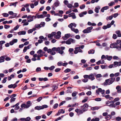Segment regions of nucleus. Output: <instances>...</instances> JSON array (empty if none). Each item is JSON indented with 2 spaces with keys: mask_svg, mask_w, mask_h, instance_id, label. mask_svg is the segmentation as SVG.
Here are the masks:
<instances>
[{
  "mask_svg": "<svg viewBox=\"0 0 121 121\" xmlns=\"http://www.w3.org/2000/svg\"><path fill=\"white\" fill-rule=\"evenodd\" d=\"M30 48V47L29 46H25L23 50V52H25L28 49H29Z\"/></svg>",
  "mask_w": 121,
  "mask_h": 121,
  "instance_id": "nucleus-19",
  "label": "nucleus"
},
{
  "mask_svg": "<svg viewBox=\"0 0 121 121\" xmlns=\"http://www.w3.org/2000/svg\"><path fill=\"white\" fill-rule=\"evenodd\" d=\"M41 106H37L35 107V109L37 110H40L41 109H42V108H41Z\"/></svg>",
  "mask_w": 121,
  "mask_h": 121,
  "instance_id": "nucleus-24",
  "label": "nucleus"
},
{
  "mask_svg": "<svg viewBox=\"0 0 121 121\" xmlns=\"http://www.w3.org/2000/svg\"><path fill=\"white\" fill-rule=\"evenodd\" d=\"M109 7L108 6H106L103 7L101 9V11L102 12H104L105 10H107L108 9Z\"/></svg>",
  "mask_w": 121,
  "mask_h": 121,
  "instance_id": "nucleus-15",
  "label": "nucleus"
},
{
  "mask_svg": "<svg viewBox=\"0 0 121 121\" xmlns=\"http://www.w3.org/2000/svg\"><path fill=\"white\" fill-rule=\"evenodd\" d=\"M42 27V26L40 25V24H36L35 25V28H40Z\"/></svg>",
  "mask_w": 121,
  "mask_h": 121,
  "instance_id": "nucleus-26",
  "label": "nucleus"
},
{
  "mask_svg": "<svg viewBox=\"0 0 121 121\" xmlns=\"http://www.w3.org/2000/svg\"><path fill=\"white\" fill-rule=\"evenodd\" d=\"M88 106L87 103H85L84 104L83 106H82L80 107L81 108L83 109V111H86L87 110V108Z\"/></svg>",
  "mask_w": 121,
  "mask_h": 121,
  "instance_id": "nucleus-8",
  "label": "nucleus"
},
{
  "mask_svg": "<svg viewBox=\"0 0 121 121\" xmlns=\"http://www.w3.org/2000/svg\"><path fill=\"white\" fill-rule=\"evenodd\" d=\"M26 32L24 31H19L17 33L19 35H25L26 34Z\"/></svg>",
  "mask_w": 121,
  "mask_h": 121,
  "instance_id": "nucleus-17",
  "label": "nucleus"
},
{
  "mask_svg": "<svg viewBox=\"0 0 121 121\" xmlns=\"http://www.w3.org/2000/svg\"><path fill=\"white\" fill-rule=\"evenodd\" d=\"M114 2H111L110 3H108V5L109 6H112L114 4Z\"/></svg>",
  "mask_w": 121,
  "mask_h": 121,
  "instance_id": "nucleus-35",
  "label": "nucleus"
},
{
  "mask_svg": "<svg viewBox=\"0 0 121 121\" xmlns=\"http://www.w3.org/2000/svg\"><path fill=\"white\" fill-rule=\"evenodd\" d=\"M19 28V26L18 25H17L13 29L15 30H17Z\"/></svg>",
  "mask_w": 121,
  "mask_h": 121,
  "instance_id": "nucleus-64",
  "label": "nucleus"
},
{
  "mask_svg": "<svg viewBox=\"0 0 121 121\" xmlns=\"http://www.w3.org/2000/svg\"><path fill=\"white\" fill-rule=\"evenodd\" d=\"M6 56L4 55L2 56H1L0 57V63L3 62L4 61V59H5Z\"/></svg>",
  "mask_w": 121,
  "mask_h": 121,
  "instance_id": "nucleus-14",
  "label": "nucleus"
},
{
  "mask_svg": "<svg viewBox=\"0 0 121 121\" xmlns=\"http://www.w3.org/2000/svg\"><path fill=\"white\" fill-rule=\"evenodd\" d=\"M95 51L93 49H91L88 52V53L89 54H93L94 53Z\"/></svg>",
  "mask_w": 121,
  "mask_h": 121,
  "instance_id": "nucleus-22",
  "label": "nucleus"
},
{
  "mask_svg": "<svg viewBox=\"0 0 121 121\" xmlns=\"http://www.w3.org/2000/svg\"><path fill=\"white\" fill-rule=\"evenodd\" d=\"M67 7L69 8H71L73 6L71 4H69L67 5Z\"/></svg>",
  "mask_w": 121,
  "mask_h": 121,
  "instance_id": "nucleus-55",
  "label": "nucleus"
},
{
  "mask_svg": "<svg viewBox=\"0 0 121 121\" xmlns=\"http://www.w3.org/2000/svg\"><path fill=\"white\" fill-rule=\"evenodd\" d=\"M45 16L43 14H40L37 15V18H43Z\"/></svg>",
  "mask_w": 121,
  "mask_h": 121,
  "instance_id": "nucleus-21",
  "label": "nucleus"
},
{
  "mask_svg": "<svg viewBox=\"0 0 121 121\" xmlns=\"http://www.w3.org/2000/svg\"><path fill=\"white\" fill-rule=\"evenodd\" d=\"M17 14L16 13H14L13 14V15L11 16V17H10V18H14L17 15Z\"/></svg>",
  "mask_w": 121,
  "mask_h": 121,
  "instance_id": "nucleus-31",
  "label": "nucleus"
},
{
  "mask_svg": "<svg viewBox=\"0 0 121 121\" xmlns=\"http://www.w3.org/2000/svg\"><path fill=\"white\" fill-rule=\"evenodd\" d=\"M45 23L44 22H41L40 24V26H41L42 27H44L45 25Z\"/></svg>",
  "mask_w": 121,
  "mask_h": 121,
  "instance_id": "nucleus-44",
  "label": "nucleus"
},
{
  "mask_svg": "<svg viewBox=\"0 0 121 121\" xmlns=\"http://www.w3.org/2000/svg\"><path fill=\"white\" fill-rule=\"evenodd\" d=\"M10 26L9 25H5L4 26V28L5 29H7L9 28Z\"/></svg>",
  "mask_w": 121,
  "mask_h": 121,
  "instance_id": "nucleus-62",
  "label": "nucleus"
},
{
  "mask_svg": "<svg viewBox=\"0 0 121 121\" xmlns=\"http://www.w3.org/2000/svg\"><path fill=\"white\" fill-rule=\"evenodd\" d=\"M117 35L115 34H114L112 36V38L114 39H117Z\"/></svg>",
  "mask_w": 121,
  "mask_h": 121,
  "instance_id": "nucleus-41",
  "label": "nucleus"
},
{
  "mask_svg": "<svg viewBox=\"0 0 121 121\" xmlns=\"http://www.w3.org/2000/svg\"><path fill=\"white\" fill-rule=\"evenodd\" d=\"M114 66L115 67H117L118 66L121 65V62H118L117 61H114L113 63Z\"/></svg>",
  "mask_w": 121,
  "mask_h": 121,
  "instance_id": "nucleus-11",
  "label": "nucleus"
},
{
  "mask_svg": "<svg viewBox=\"0 0 121 121\" xmlns=\"http://www.w3.org/2000/svg\"><path fill=\"white\" fill-rule=\"evenodd\" d=\"M93 13V11L91 10H90L88 11V13L89 14H91Z\"/></svg>",
  "mask_w": 121,
  "mask_h": 121,
  "instance_id": "nucleus-61",
  "label": "nucleus"
},
{
  "mask_svg": "<svg viewBox=\"0 0 121 121\" xmlns=\"http://www.w3.org/2000/svg\"><path fill=\"white\" fill-rule=\"evenodd\" d=\"M48 107V106L46 105H44L41 106V108H42V109H43L44 108H47Z\"/></svg>",
  "mask_w": 121,
  "mask_h": 121,
  "instance_id": "nucleus-29",
  "label": "nucleus"
},
{
  "mask_svg": "<svg viewBox=\"0 0 121 121\" xmlns=\"http://www.w3.org/2000/svg\"><path fill=\"white\" fill-rule=\"evenodd\" d=\"M55 68V66H52L50 67H49V69L50 70H52Z\"/></svg>",
  "mask_w": 121,
  "mask_h": 121,
  "instance_id": "nucleus-46",
  "label": "nucleus"
},
{
  "mask_svg": "<svg viewBox=\"0 0 121 121\" xmlns=\"http://www.w3.org/2000/svg\"><path fill=\"white\" fill-rule=\"evenodd\" d=\"M101 75L100 74H98L95 75V77L97 78H100L101 77Z\"/></svg>",
  "mask_w": 121,
  "mask_h": 121,
  "instance_id": "nucleus-56",
  "label": "nucleus"
},
{
  "mask_svg": "<svg viewBox=\"0 0 121 121\" xmlns=\"http://www.w3.org/2000/svg\"><path fill=\"white\" fill-rule=\"evenodd\" d=\"M13 36V35L12 34H9L7 36V37L8 38H10L11 37H12Z\"/></svg>",
  "mask_w": 121,
  "mask_h": 121,
  "instance_id": "nucleus-60",
  "label": "nucleus"
},
{
  "mask_svg": "<svg viewBox=\"0 0 121 121\" xmlns=\"http://www.w3.org/2000/svg\"><path fill=\"white\" fill-rule=\"evenodd\" d=\"M108 17H107L106 18L107 20H108V19L109 20H111L112 19L113 17V16L112 15L109 16L108 17Z\"/></svg>",
  "mask_w": 121,
  "mask_h": 121,
  "instance_id": "nucleus-30",
  "label": "nucleus"
},
{
  "mask_svg": "<svg viewBox=\"0 0 121 121\" xmlns=\"http://www.w3.org/2000/svg\"><path fill=\"white\" fill-rule=\"evenodd\" d=\"M64 3L65 4L67 5L68 4V1L65 0L64 1Z\"/></svg>",
  "mask_w": 121,
  "mask_h": 121,
  "instance_id": "nucleus-63",
  "label": "nucleus"
},
{
  "mask_svg": "<svg viewBox=\"0 0 121 121\" xmlns=\"http://www.w3.org/2000/svg\"><path fill=\"white\" fill-rule=\"evenodd\" d=\"M88 79L87 78H85L82 80V81L84 82H86L88 81Z\"/></svg>",
  "mask_w": 121,
  "mask_h": 121,
  "instance_id": "nucleus-38",
  "label": "nucleus"
},
{
  "mask_svg": "<svg viewBox=\"0 0 121 121\" xmlns=\"http://www.w3.org/2000/svg\"><path fill=\"white\" fill-rule=\"evenodd\" d=\"M120 99L119 97H117L115 98L114 99L115 102L118 101Z\"/></svg>",
  "mask_w": 121,
  "mask_h": 121,
  "instance_id": "nucleus-52",
  "label": "nucleus"
},
{
  "mask_svg": "<svg viewBox=\"0 0 121 121\" xmlns=\"http://www.w3.org/2000/svg\"><path fill=\"white\" fill-rule=\"evenodd\" d=\"M80 36L79 35H77L75 36V38L77 39H79L80 38Z\"/></svg>",
  "mask_w": 121,
  "mask_h": 121,
  "instance_id": "nucleus-59",
  "label": "nucleus"
},
{
  "mask_svg": "<svg viewBox=\"0 0 121 121\" xmlns=\"http://www.w3.org/2000/svg\"><path fill=\"white\" fill-rule=\"evenodd\" d=\"M41 70V68L40 67H37L36 70V72H38L40 71Z\"/></svg>",
  "mask_w": 121,
  "mask_h": 121,
  "instance_id": "nucleus-50",
  "label": "nucleus"
},
{
  "mask_svg": "<svg viewBox=\"0 0 121 121\" xmlns=\"http://www.w3.org/2000/svg\"><path fill=\"white\" fill-rule=\"evenodd\" d=\"M100 9V7L99 6L96 7L95 9V12L97 13H98L99 12V10Z\"/></svg>",
  "mask_w": 121,
  "mask_h": 121,
  "instance_id": "nucleus-20",
  "label": "nucleus"
},
{
  "mask_svg": "<svg viewBox=\"0 0 121 121\" xmlns=\"http://www.w3.org/2000/svg\"><path fill=\"white\" fill-rule=\"evenodd\" d=\"M75 42V40L73 39L70 38L68 40L66 41V43L68 44H70L71 43V42L72 43H74Z\"/></svg>",
  "mask_w": 121,
  "mask_h": 121,
  "instance_id": "nucleus-7",
  "label": "nucleus"
},
{
  "mask_svg": "<svg viewBox=\"0 0 121 121\" xmlns=\"http://www.w3.org/2000/svg\"><path fill=\"white\" fill-rule=\"evenodd\" d=\"M42 98L43 97H40L37 99V101L38 102H39L42 99Z\"/></svg>",
  "mask_w": 121,
  "mask_h": 121,
  "instance_id": "nucleus-37",
  "label": "nucleus"
},
{
  "mask_svg": "<svg viewBox=\"0 0 121 121\" xmlns=\"http://www.w3.org/2000/svg\"><path fill=\"white\" fill-rule=\"evenodd\" d=\"M35 16L33 15L31 16V15H28L27 17L28 19V22H30L33 21V17H34Z\"/></svg>",
  "mask_w": 121,
  "mask_h": 121,
  "instance_id": "nucleus-9",
  "label": "nucleus"
},
{
  "mask_svg": "<svg viewBox=\"0 0 121 121\" xmlns=\"http://www.w3.org/2000/svg\"><path fill=\"white\" fill-rule=\"evenodd\" d=\"M71 71V70L70 69L67 68L66 69H65L64 72L65 73H67L69 72H70Z\"/></svg>",
  "mask_w": 121,
  "mask_h": 121,
  "instance_id": "nucleus-32",
  "label": "nucleus"
},
{
  "mask_svg": "<svg viewBox=\"0 0 121 121\" xmlns=\"http://www.w3.org/2000/svg\"><path fill=\"white\" fill-rule=\"evenodd\" d=\"M18 3L17 2H16L14 3H13L12 6H13L15 7H16V4Z\"/></svg>",
  "mask_w": 121,
  "mask_h": 121,
  "instance_id": "nucleus-48",
  "label": "nucleus"
},
{
  "mask_svg": "<svg viewBox=\"0 0 121 121\" xmlns=\"http://www.w3.org/2000/svg\"><path fill=\"white\" fill-rule=\"evenodd\" d=\"M56 34V33L55 32H52L51 34H49L48 35V37L50 38L51 39H52L53 36Z\"/></svg>",
  "mask_w": 121,
  "mask_h": 121,
  "instance_id": "nucleus-10",
  "label": "nucleus"
},
{
  "mask_svg": "<svg viewBox=\"0 0 121 121\" xmlns=\"http://www.w3.org/2000/svg\"><path fill=\"white\" fill-rule=\"evenodd\" d=\"M115 78H111L105 80L104 84V85H110L112 84L115 80Z\"/></svg>",
  "mask_w": 121,
  "mask_h": 121,
  "instance_id": "nucleus-2",
  "label": "nucleus"
},
{
  "mask_svg": "<svg viewBox=\"0 0 121 121\" xmlns=\"http://www.w3.org/2000/svg\"><path fill=\"white\" fill-rule=\"evenodd\" d=\"M85 5L82 4L81 6H80V8L81 9H82L84 8L85 7Z\"/></svg>",
  "mask_w": 121,
  "mask_h": 121,
  "instance_id": "nucleus-45",
  "label": "nucleus"
},
{
  "mask_svg": "<svg viewBox=\"0 0 121 121\" xmlns=\"http://www.w3.org/2000/svg\"><path fill=\"white\" fill-rule=\"evenodd\" d=\"M58 105V104L57 103H56L54 105L53 107V108L54 109H56Z\"/></svg>",
  "mask_w": 121,
  "mask_h": 121,
  "instance_id": "nucleus-33",
  "label": "nucleus"
},
{
  "mask_svg": "<svg viewBox=\"0 0 121 121\" xmlns=\"http://www.w3.org/2000/svg\"><path fill=\"white\" fill-rule=\"evenodd\" d=\"M77 92H74L72 93V96H75L77 94Z\"/></svg>",
  "mask_w": 121,
  "mask_h": 121,
  "instance_id": "nucleus-47",
  "label": "nucleus"
},
{
  "mask_svg": "<svg viewBox=\"0 0 121 121\" xmlns=\"http://www.w3.org/2000/svg\"><path fill=\"white\" fill-rule=\"evenodd\" d=\"M68 16L69 17H72V18L73 19H74L76 18L75 13H72L69 14L68 15Z\"/></svg>",
  "mask_w": 121,
  "mask_h": 121,
  "instance_id": "nucleus-12",
  "label": "nucleus"
},
{
  "mask_svg": "<svg viewBox=\"0 0 121 121\" xmlns=\"http://www.w3.org/2000/svg\"><path fill=\"white\" fill-rule=\"evenodd\" d=\"M93 28V27L92 26L88 27L86 29L82 31V32L85 34L90 33L91 32Z\"/></svg>",
  "mask_w": 121,
  "mask_h": 121,
  "instance_id": "nucleus-4",
  "label": "nucleus"
},
{
  "mask_svg": "<svg viewBox=\"0 0 121 121\" xmlns=\"http://www.w3.org/2000/svg\"><path fill=\"white\" fill-rule=\"evenodd\" d=\"M31 119L29 117H28L26 118V121H30Z\"/></svg>",
  "mask_w": 121,
  "mask_h": 121,
  "instance_id": "nucleus-54",
  "label": "nucleus"
},
{
  "mask_svg": "<svg viewBox=\"0 0 121 121\" xmlns=\"http://www.w3.org/2000/svg\"><path fill=\"white\" fill-rule=\"evenodd\" d=\"M109 106L110 107H111L112 108H115L116 107V105L114 104H111L109 105Z\"/></svg>",
  "mask_w": 121,
  "mask_h": 121,
  "instance_id": "nucleus-34",
  "label": "nucleus"
},
{
  "mask_svg": "<svg viewBox=\"0 0 121 121\" xmlns=\"http://www.w3.org/2000/svg\"><path fill=\"white\" fill-rule=\"evenodd\" d=\"M26 104H22L21 105V107L22 108H26Z\"/></svg>",
  "mask_w": 121,
  "mask_h": 121,
  "instance_id": "nucleus-53",
  "label": "nucleus"
},
{
  "mask_svg": "<svg viewBox=\"0 0 121 121\" xmlns=\"http://www.w3.org/2000/svg\"><path fill=\"white\" fill-rule=\"evenodd\" d=\"M17 86V85L16 84H11L9 85L8 86V87L9 88H13L14 89Z\"/></svg>",
  "mask_w": 121,
  "mask_h": 121,
  "instance_id": "nucleus-13",
  "label": "nucleus"
},
{
  "mask_svg": "<svg viewBox=\"0 0 121 121\" xmlns=\"http://www.w3.org/2000/svg\"><path fill=\"white\" fill-rule=\"evenodd\" d=\"M61 69L59 68H57L55 70L56 72H58L61 70Z\"/></svg>",
  "mask_w": 121,
  "mask_h": 121,
  "instance_id": "nucleus-43",
  "label": "nucleus"
},
{
  "mask_svg": "<svg viewBox=\"0 0 121 121\" xmlns=\"http://www.w3.org/2000/svg\"><path fill=\"white\" fill-rule=\"evenodd\" d=\"M60 4V2L58 0H56V2L54 3L53 5L52 6V10H55V7H56L58 6Z\"/></svg>",
  "mask_w": 121,
  "mask_h": 121,
  "instance_id": "nucleus-6",
  "label": "nucleus"
},
{
  "mask_svg": "<svg viewBox=\"0 0 121 121\" xmlns=\"http://www.w3.org/2000/svg\"><path fill=\"white\" fill-rule=\"evenodd\" d=\"M30 102V101H28L27 102V104H26V108H27L30 107L31 105Z\"/></svg>",
  "mask_w": 121,
  "mask_h": 121,
  "instance_id": "nucleus-18",
  "label": "nucleus"
},
{
  "mask_svg": "<svg viewBox=\"0 0 121 121\" xmlns=\"http://www.w3.org/2000/svg\"><path fill=\"white\" fill-rule=\"evenodd\" d=\"M65 102V101H62L61 103H60L59 104V106L60 107L63 104H64Z\"/></svg>",
  "mask_w": 121,
  "mask_h": 121,
  "instance_id": "nucleus-58",
  "label": "nucleus"
},
{
  "mask_svg": "<svg viewBox=\"0 0 121 121\" xmlns=\"http://www.w3.org/2000/svg\"><path fill=\"white\" fill-rule=\"evenodd\" d=\"M54 38H56V39H58L60 38V36H59L58 35H57V34L55 35H54Z\"/></svg>",
  "mask_w": 121,
  "mask_h": 121,
  "instance_id": "nucleus-36",
  "label": "nucleus"
},
{
  "mask_svg": "<svg viewBox=\"0 0 121 121\" xmlns=\"http://www.w3.org/2000/svg\"><path fill=\"white\" fill-rule=\"evenodd\" d=\"M63 63L62 62L60 61L58 63L57 65L59 66H61L62 65Z\"/></svg>",
  "mask_w": 121,
  "mask_h": 121,
  "instance_id": "nucleus-39",
  "label": "nucleus"
},
{
  "mask_svg": "<svg viewBox=\"0 0 121 121\" xmlns=\"http://www.w3.org/2000/svg\"><path fill=\"white\" fill-rule=\"evenodd\" d=\"M7 78V77H5L3 78V80L2 81V83H5L6 81V79Z\"/></svg>",
  "mask_w": 121,
  "mask_h": 121,
  "instance_id": "nucleus-25",
  "label": "nucleus"
},
{
  "mask_svg": "<svg viewBox=\"0 0 121 121\" xmlns=\"http://www.w3.org/2000/svg\"><path fill=\"white\" fill-rule=\"evenodd\" d=\"M83 76L84 78H88L91 81L95 79L94 75L92 73H91L89 75H85Z\"/></svg>",
  "mask_w": 121,
  "mask_h": 121,
  "instance_id": "nucleus-3",
  "label": "nucleus"
},
{
  "mask_svg": "<svg viewBox=\"0 0 121 121\" xmlns=\"http://www.w3.org/2000/svg\"><path fill=\"white\" fill-rule=\"evenodd\" d=\"M58 23V22H56L55 23H54L53 25V26L55 27H56L57 25V24Z\"/></svg>",
  "mask_w": 121,
  "mask_h": 121,
  "instance_id": "nucleus-49",
  "label": "nucleus"
},
{
  "mask_svg": "<svg viewBox=\"0 0 121 121\" xmlns=\"http://www.w3.org/2000/svg\"><path fill=\"white\" fill-rule=\"evenodd\" d=\"M75 49H76L78 50V52H83L78 47H76L75 48Z\"/></svg>",
  "mask_w": 121,
  "mask_h": 121,
  "instance_id": "nucleus-27",
  "label": "nucleus"
},
{
  "mask_svg": "<svg viewBox=\"0 0 121 121\" xmlns=\"http://www.w3.org/2000/svg\"><path fill=\"white\" fill-rule=\"evenodd\" d=\"M86 94L87 95H90L91 94V91H89L87 92Z\"/></svg>",
  "mask_w": 121,
  "mask_h": 121,
  "instance_id": "nucleus-57",
  "label": "nucleus"
},
{
  "mask_svg": "<svg viewBox=\"0 0 121 121\" xmlns=\"http://www.w3.org/2000/svg\"><path fill=\"white\" fill-rule=\"evenodd\" d=\"M11 99L10 100V102L11 103H12V102L14 101L15 99L16 98H13L11 97Z\"/></svg>",
  "mask_w": 121,
  "mask_h": 121,
  "instance_id": "nucleus-40",
  "label": "nucleus"
},
{
  "mask_svg": "<svg viewBox=\"0 0 121 121\" xmlns=\"http://www.w3.org/2000/svg\"><path fill=\"white\" fill-rule=\"evenodd\" d=\"M70 36V34H65V37L64 38V37H63V39L64 40L68 38H69Z\"/></svg>",
  "mask_w": 121,
  "mask_h": 121,
  "instance_id": "nucleus-16",
  "label": "nucleus"
},
{
  "mask_svg": "<svg viewBox=\"0 0 121 121\" xmlns=\"http://www.w3.org/2000/svg\"><path fill=\"white\" fill-rule=\"evenodd\" d=\"M110 47L112 48H116L118 50H121V47L119 45V43H117V40L116 43L111 44Z\"/></svg>",
  "mask_w": 121,
  "mask_h": 121,
  "instance_id": "nucleus-1",
  "label": "nucleus"
},
{
  "mask_svg": "<svg viewBox=\"0 0 121 121\" xmlns=\"http://www.w3.org/2000/svg\"><path fill=\"white\" fill-rule=\"evenodd\" d=\"M112 58V56H109L108 55H106V56L104 55H103L101 57L102 59L104 58L105 60L107 59L108 60L110 61L111 60Z\"/></svg>",
  "mask_w": 121,
  "mask_h": 121,
  "instance_id": "nucleus-5",
  "label": "nucleus"
},
{
  "mask_svg": "<svg viewBox=\"0 0 121 121\" xmlns=\"http://www.w3.org/2000/svg\"><path fill=\"white\" fill-rule=\"evenodd\" d=\"M52 87L53 88V89H54L55 90L57 89L58 88L57 86L56 85H53L52 86Z\"/></svg>",
  "mask_w": 121,
  "mask_h": 121,
  "instance_id": "nucleus-51",
  "label": "nucleus"
},
{
  "mask_svg": "<svg viewBox=\"0 0 121 121\" xmlns=\"http://www.w3.org/2000/svg\"><path fill=\"white\" fill-rule=\"evenodd\" d=\"M112 117V116L110 115H108L105 117V118L106 119L108 120H109Z\"/></svg>",
  "mask_w": 121,
  "mask_h": 121,
  "instance_id": "nucleus-23",
  "label": "nucleus"
},
{
  "mask_svg": "<svg viewBox=\"0 0 121 121\" xmlns=\"http://www.w3.org/2000/svg\"><path fill=\"white\" fill-rule=\"evenodd\" d=\"M95 100L97 101H100L101 100V99L100 98H96L95 99Z\"/></svg>",
  "mask_w": 121,
  "mask_h": 121,
  "instance_id": "nucleus-42",
  "label": "nucleus"
},
{
  "mask_svg": "<svg viewBox=\"0 0 121 121\" xmlns=\"http://www.w3.org/2000/svg\"><path fill=\"white\" fill-rule=\"evenodd\" d=\"M2 15L4 17H7L9 16V14L6 13H4L2 14Z\"/></svg>",
  "mask_w": 121,
  "mask_h": 121,
  "instance_id": "nucleus-28",
  "label": "nucleus"
}]
</instances>
